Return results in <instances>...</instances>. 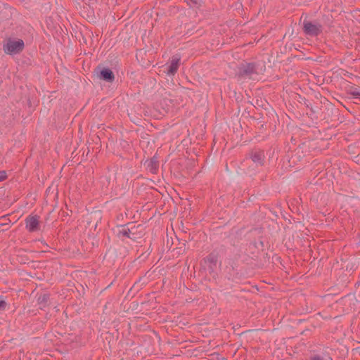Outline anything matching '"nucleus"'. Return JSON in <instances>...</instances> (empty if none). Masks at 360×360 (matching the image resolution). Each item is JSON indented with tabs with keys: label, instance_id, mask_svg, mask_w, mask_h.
I'll return each mask as SVG.
<instances>
[{
	"label": "nucleus",
	"instance_id": "obj_11",
	"mask_svg": "<svg viewBox=\"0 0 360 360\" xmlns=\"http://www.w3.org/2000/svg\"><path fill=\"white\" fill-rule=\"evenodd\" d=\"M309 360H332L327 352H321L311 356Z\"/></svg>",
	"mask_w": 360,
	"mask_h": 360
},
{
	"label": "nucleus",
	"instance_id": "obj_13",
	"mask_svg": "<svg viewBox=\"0 0 360 360\" xmlns=\"http://www.w3.org/2000/svg\"><path fill=\"white\" fill-rule=\"evenodd\" d=\"M217 258L215 256L212 255H209L207 257H206V261L211 264H214L215 265L216 263H217Z\"/></svg>",
	"mask_w": 360,
	"mask_h": 360
},
{
	"label": "nucleus",
	"instance_id": "obj_3",
	"mask_svg": "<svg viewBox=\"0 0 360 360\" xmlns=\"http://www.w3.org/2000/svg\"><path fill=\"white\" fill-rule=\"evenodd\" d=\"M24 41L22 39L13 40L8 39L3 46L4 52L9 55H14L20 53L24 49Z\"/></svg>",
	"mask_w": 360,
	"mask_h": 360
},
{
	"label": "nucleus",
	"instance_id": "obj_16",
	"mask_svg": "<svg viewBox=\"0 0 360 360\" xmlns=\"http://www.w3.org/2000/svg\"><path fill=\"white\" fill-rule=\"evenodd\" d=\"M188 4H191L192 5H198V0H185Z\"/></svg>",
	"mask_w": 360,
	"mask_h": 360
},
{
	"label": "nucleus",
	"instance_id": "obj_15",
	"mask_svg": "<svg viewBox=\"0 0 360 360\" xmlns=\"http://www.w3.org/2000/svg\"><path fill=\"white\" fill-rule=\"evenodd\" d=\"M6 173L4 171H0V181L6 179Z\"/></svg>",
	"mask_w": 360,
	"mask_h": 360
},
{
	"label": "nucleus",
	"instance_id": "obj_5",
	"mask_svg": "<svg viewBox=\"0 0 360 360\" xmlns=\"http://www.w3.org/2000/svg\"><path fill=\"white\" fill-rule=\"evenodd\" d=\"M37 215H30L25 219V227L29 232H35L39 230V221Z\"/></svg>",
	"mask_w": 360,
	"mask_h": 360
},
{
	"label": "nucleus",
	"instance_id": "obj_10",
	"mask_svg": "<svg viewBox=\"0 0 360 360\" xmlns=\"http://www.w3.org/2000/svg\"><path fill=\"white\" fill-rule=\"evenodd\" d=\"M147 169L152 174H156L159 167V162L155 157L152 158L147 163Z\"/></svg>",
	"mask_w": 360,
	"mask_h": 360
},
{
	"label": "nucleus",
	"instance_id": "obj_9",
	"mask_svg": "<svg viewBox=\"0 0 360 360\" xmlns=\"http://www.w3.org/2000/svg\"><path fill=\"white\" fill-rule=\"evenodd\" d=\"M100 78L106 82H112L115 79V75L110 69L104 68L100 72Z\"/></svg>",
	"mask_w": 360,
	"mask_h": 360
},
{
	"label": "nucleus",
	"instance_id": "obj_4",
	"mask_svg": "<svg viewBox=\"0 0 360 360\" xmlns=\"http://www.w3.org/2000/svg\"><path fill=\"white\" fill-rule=\"evenodd\" d=\"M303 32L307 36L316 37L322 32V25L319 22L304 21Z\"/></svg>",
	"mask_w": 360,
	"mask_h": 360
},
{
	"label": "nucleus",
	"instance_id": "obj_2",
	"mask_svg": "<svg viewBox=\"0 0 360 360\" xmlns=\"http://www.w3.org/2000/svg\"><path fill=\"white\" fill-rule=\"evenodd\" d=\"M141 227V225H132L130 228L125 226H122V229L117 232V236L120 237H126L131 239L132 240H136L142 238L143 232L138 231V229Z\"/></svg>",
	"mask_w": 360,
	"mask_h": 360
},
{
	"label": "nucleus",
	"instance_id": "obj_12",
	"mask_svg": "<svg viewBox=\"0 0 360 360\" xmlns=\"http://www.w3.org/2000/svg\"><path fill=\"white\" fill-rule=\"evenodd\" d=\"M348 94L353 96L354 98H360V87L352 86L348 89Z\"/></svg>",
	"mask_w": 360,
	"mask_h": 360
},
{
	"label": "nucleus",
	"instance_id": "obj_17",
	"mask_svg": "<svg viewBox=\"0 0 360 360\" xmlns=\"http://www.w3.org/2000/svg\"><path fill=\"white\" fill-rule=\"evenodd\" d=\"M224 360H227V359H224Z\"/></svg>",
	"mask_w": 360,
	"mask_h": 360
},
{
	"label": "nucleus",
	"instance_id": "obj_8",
	"mask_svg": "<svg viewBox=\"0 0 360 360\" xmlns=\"http://www.w3.org/2000/svg\"><path fill=\"white\" fill-rule=\"evenodd\" d=\"M50 295L49 293L40 294L37 297V304L39 309H44L49 304Z\"/></svg>",
	"mask_w": 360,
	"mask_h": 360
},
{
	"label": "nucleus",
	"instance_id": "obj_1",
	"mask_svg": "<svg viewBox=\"0 0 360 360\" xmlns=\"http://www.w3.org/2000/svg\"><path fill=\"white\" fill-rule=\"evenodd\" d=\"M254 75H257V66L254 63L240 65L236 72V77L240 79H252Z\"/></svg>",
	"mask_w": 360,
	"mask_h": 360
},
{
	"label": "nucleus",
	"instance_id": "obj_7",
	"mask_svg": "<svg viewBox=\"0 0 360 360\" xmlns=\"http://www.w3.org/2000/svg\"><path fill=\"white\" fill-rule=\"evenodd\" d=\"M181 57L178 55L173 56L168 66L167 74L174 75L178 70Z\"/></svg>",
	"mask_w": 360,
	"mask_h": 360
},
{
	"label": "nucleus",
	"instance_id": "obj_6",
	"mask_svg": "<svg viewBox=\"0 0 360 360\" xmlns=\"http://www.w3.org/2000/svg\"><path fill=\"white\" fill-rule=\"evenodd\" d=\"M250 158L255 164L256 167H262L264 165L265 155L262 150L252 151L250 154Z\"/></svg>",
	"mask_w": 360,
	"mask_h": 360
},
{
	"label": "nucleus",
	"instance_id": "obj_14",
	"mask_svg": "<svg viewBox=\"0 0 360 360\" xmlns=\"http://www.w3.org/2000/svg\"><path fill=\"white\" fill-rule=\"evenodd\" d=\"M6 307V302L0 297V311L5 309Z\"/></svg>",
	"mask_w": 360,
	"mask_h": 360
}]
</instances>
